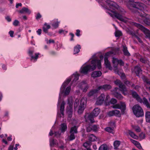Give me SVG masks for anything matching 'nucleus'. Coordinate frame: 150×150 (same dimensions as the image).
<instances>
[{
  "label": "nucleus",
  "mask_w": 150,
  "mask_h": 150,
  "mask_svg": "<svg viewBox=\"0 0 150 150\" xmlns=\"http://www.w3.org/2000/svg\"><path fill=\"white\" fill-rule=\"evenodd\" d=\"M96 65L98 69L101 68L100 61V60L93 59L91 62V64L81 68V72L86 74L88 72L94 70L96 69Z\"/></svg>",
  "instance_id": "nucleus-1"
},
{
  "label": "nucleus",
  "mask_w": 150,
  "mask_h": 150,
  "mask_svg": "<svg viewBox=\"0 0 150 150\" xmlns=\"http://www.w3.org/2000/svg\"><path fill=\"white\" fill-rule=\"evenodd\" d=\"M128 8L133 13H136L138 10L143 11L146 10V6L142 3L139 2H129L127 4Z\"/></svg>",
  "instance_id": "nucleus-2"
},
{
  "label": "nucleus",
  "mask_w": 150,
  "mask_h": 150,
  "mask_svg": "<svg viewBox=\"0 0 150 150\" xmlns=\"http://www.w3.org/2000/svg\"><path fill=\"white\" fill-rule=\"evenodd\" d=\"M100 112V109L98 108H96L91 113L86 114L84 115L86 121L88 122L89 121L91 123H94L95 121L94 120L93 117L97 116Z\"/></svg>",
  "instance_id": "nucleus-3"
},
{
  "label": "nucleus",
  "mask_w": 150,
  "mask_h": 150,
  "mask_svg": "<svg viewBox=\"0 0 150 150\" xmlns=\"http://www.w3.org/2000/svg\"><path fill=\"white\" fill-rule=\"evenodd\" d=\"M132 110L134 114L137 117H139L142 116L144 115L143 109L138 105H136L134 106L133 107Z\"/></svg>",
  "instance_id": "nucleus-4"
},
{
  "label": "nucleus",
  "mask_w": 150,
  "mask_h": 150,
  "mask_svg": "<svg viewBox=\"0 0 150 150\" xmlns=\"http://www.w3.org/2000/svg\"><path fill=\"white\" fill-rule=\"evenodd\" d=\"M105 2L110 8L113 9L114 10L117 9L118 10V11L121 12L123 11V10L121 8H120L113 1L110 0H106L105 1Z\"/></svg>",
  "instance_id": "nucleus-5"
},
{
  "label": "nucleus",
  "mask_w": 150,
  "mask_h": 150,
  "mask_svg": "<svg viewBox=\"0 0 150 150\" xmlns=\"http://www.w3.org/2000/svg\"><path fill=\"white\" fill-rule=\"evenodd\" d=\"M105 8L108 10L107 12L112 17L116 18L119 20L123 21L124 19L122 18V15L117 12L114 11H113L111 9H109L108 8Z\"/></svg>",
  "instance_id": "nucleus-6"
},
{
  "label": "nucleus",
  "mask_w": 150,
  "mask_h": 150,
  "mask_svg": "<svg viewBox=\"0 0 150 150\" xmlns=\"http://www.w3.org/2000/svg\"><path fill=\"white\" fill-rule=\"evenodd\" d=\"M121 105L119 104H117L112 106V107L113 108H117L122 109L121 112L122 114H124L125 112V111L126 109V104L124 103L121 102Z\"/></svg>",
  "instance_id": "nucleus-7"
},
{
  "label": "nucleus",
  "mask_w": 150,
  "mask_h": 150,
  "mask_svg": "<svg viewBox=\"0 0 150 150\" xmlns=\"http://www.w3.org/2000/svg\"><path fill=\"white\" fill-rule=\"evenodd\" d=\"M134 25L135 26L137 27L139 29L141 30L145 34H149L150 31L147 29L146 28L144 27L142 25L136 23H134Z\"/></svg>",
  "instance_id": "nucleus-8"
},
{
  "label": "nucleus",
  "mask_w": 150,
  "mask_h": 150,
  "mask_svg": "<svg viewBox=\"0 0 150 150\" xmlns=\"http://www.w3.org/2000/svg\"><path fill=\"white\" fill-rule=\"evenodd\" d=\"M105 96L103 94H102L97 99L96 104L97 105L102 104L104 100Z\"/></svg>",
  "instance_id": "nucleus-9"
},
{
  "label": "nucleus",
  "mask_w": 150,
  "mask_h": 150,
  "mask_svg": "<svg viewBox=\"0 0 150 150\" xmlns=\"http://www.w3.org/2000/svg\"><path fill=\"white\" fill-rule=\"evenodd\" d=\"M79 86L83 90V92H86L88 88L87 84L85 81H83L79 84Z\"/></svg>",
  "instance_id": "nucleus-10"
},
{
  "label": "nucleus",
  "mask_w": 150,
  "mask_h": 150,
  "mask_svg": "<svg viewBox=\"0 0 150 150\" xmlns=\"http://www.w3.org/2000/svg\"><path fill=\"white\" fill-rule=\"evenodd\" d=\"M145 17L143 19V22L146 25L150 26V16L146 15Z\"/></svg>",
  "instance_id": "nucleus-11"
},
{
  "label": "nucleus",
  "mask_w": 150,
  "mask_h": 150,
  "mask_svg": "<svg viewBox=\"0 0 150 150\" xmlns=\"http://www.w3.org/2000/svg\"><path fill=\"white\" fill-rule=\"evenodd\" d=\"M112 88L111 86L109 84H105L100 86L98 87V89L99 90L100 89H104L105 91H107L110 89Z\"/></svg>",
  "instance_id": "nucleus-12"
},
{
  "label": "nucleus",
  "mask_w": 150,
  "mask_h": 150,
  "mask_svg": "<svg viewBox=\"0 0 150 150\" xmlns=\"http://www.w3.org/2000/svg\"><path fill=\"white\" fill-rule=\"evenodd\" d=\"M120 89V91H122V93L125 95L127 94V88L122 83L119 86Z\"/></svg>",
  "instance_id": "nucleus-13"
},
{
  "label": "nucleus",
  "mask_w": 150,
  "mask_h": 150,
  "mask_svg": "<svg viewBox=\"0 0 150 150\" xmlns=\"http://www.w3.org/2000/svg\"><path fill=\"white\" fill-rule=\"evenodd\" d=\"M132 94L133 97L136 98L138 101L139 102H142V99L140 98L137 92L135 91H132Z\"/></svg>",
  "instance_id": "nucleus-14"
},
{
  "label": "nucleus",
  "mask_w": 150,
  "mask_h": 150,
  "mask_svg": "<svg viewBox=\"0 0 150 150\" xmlns=\"http://www.w3.org/2000/svg\"><path fill=\"white\" fill-rule=\"evenodd\" d=\"M134 71L137 76H139L140 74H142V70L141 68L138 66L135 67Z\"/></svg>",
  "instance_id": "nucleus-15"
},
{
  "label": "nucleus",
  "mask_w": 150,
  "mask_h": 150,
  "mask_svg": "<svg viewBox=\"0 0 150 150\" xmlns=\"http://www.w3.org/2000/svg\"><path fill=\"white\" fill-rule=\"evenodd\" d=\"M118 61L119 60L117 59L114 57H113L112 62L113 64V66L115 68V71H118L117 66L118 64Z\"/></svg>",
  "instance_id": "nucleus-16"
},
{
  "label": "nucleus",
  "mask_w": 150,
  "mask_h": 150,
  "mask_svg": "<svg viewBox=\"0 0 150 150\" xmlns=\"http://www.w3.org/2000/svg\"><path fill=\"white\" fill-rule=\"evenodd\" d=\"M88 140L91 142L98 141L99 140V138L95 136L93 134H91L88 136Z\"/></svg>",
  "instance_id": "nucleus-17"
},
{
  "label": "nucleus",
  "mask_w": 150,
  "mask_h": 150,
  "mask_svg": "<svg viewBox=\"0 0 150 150\" xmlns=\"http://www.w3.org/2000/svg\"><path fill=\"white\" fill-rule=\"evenodd\" d=\"M140 103H143V104L145 105L147 108H149L150 109V104L148 100L145 97L143 98V99H142V102Z\"/></svg>",
  "instance_id": "nucleus-18"
},
{
  "label": "nucleus",
  "mask_w": 150,
  "mask_h": 150,
  "mask_svg": "<svg viewBox=\"0 0 150 150\" xmlns=\"http://www.w3.org/2000/svg\"><path fill=\"white\" fill-rule=\"evenodd\" d=\"M102 74V73L100 71H94L92 72L91 76L93 78L97 77L100 76Z\"/></svg>",
  "instance_id": "nucleus-19"
},
{
  "label": "nucleus",
  "mask_w": 150,
  "mask_h": 150,
  "mask_svg": "<svg viewBox=\"0 0 150 150\" xmlns=\"http://www.w3.org/2000/svg\"><path fill=\"white\" fill-rule=\"evenodd\" d=\"M104 61L106 67L108 68L109 69L111 70L112 69V67L111 66L110 62H109L107 57H105Z\"/></svg>",
  "instance_id": "nucleus-20"
},
{
  "label": "nucleus",
  "mask_w": 150,
  "mask_h": 150,
  "mask_svg": "<svg viewBox=\"0 0 150 150\" xmlns=\"http://www.w3.org/2000/svg\"><path fill=\"white\" fill-rule=\"evenodd\" d=\"M19 12L21 13H28L29 14L30 13V11L28 8L25 7H23L22 9L19 11Z\"/></svg>",
  "instance_id": "nucleus-21"
},
{
  "label": "nucleus",
  "mask_w": 150,
  "mask_h": 150,
  "mask_svg": "<svg viewBox=\"0 0 150 150\" xmlns=\"http://www.w3.org/2000/svg\"><path fill=\"white\" fill-rule=\"evenodd\" d=\"M86 103V98H83L80 100V105L84 106L85 108Z\"/></svg>",
  "instance_id": "nucleus-22"
},
{
  "label": "nucleus",
  "mask_w": 150,
  "mask_h": 150,
  "mask_svg": "<svg viewBox=\"0 0 150 150\" xmlns=\"http://www.w3.org/2000/svg\"><path fill=\"white\" fill-rule=\"evenodd\" d=\"M65 102L63 101L61 105H60V111L61 113L62 114V115L63 116L64 115V105H65Z\"/></svg>",
  "instance_id": "nucleus-23"
},
{
  "label": "nucleus",
  "mask_w": 150,
  "mask_h": 150,
  "mask_svg": "<svg viewBox=\"0 0 150 150\" xmlns=\"http://www.w3.org/2000/svg\"><path fill=\"white\" fill-rule=\"evenodd\" d=\"M123 51L125 55L127 56H129L130 55L129 53L128 52L127 50V47L125 46H123Z\"/></svg>",
  "instance_id": "nucleus-24"
},
{
  "label": "nucleus",
  "mask_w": 150,
  "mask_h": 150,
  "mask_svg": "<svg viewBox=\"0 0 150 150\" xmlns=\"http://www.w3.org/2000/svg\"><path fill=\"white\" fill-rule=\"evenodd\" d=\"M71 79H68L66 81L64 82V83L63 84L62 86V88H63V91H64V89L65 87L67 86V85L69 83V82L70 81ZM62 93L64 91H62Z\"/></svg>",
  "instance_id": "nucleus-25"
},
{
  "label": "nucleus",
  "mask_w": 150,
  "mask_h": 150,
  "mask_svg": "<svg viewBox=\"0 0 150 150\" xmlns=\"http://www.w3.org/2000/svg\"><path fill=\"white\" fill-rule=\"evenodd\" d=\"M145 117L146 122H150V112L147 111L146 112Z\"/></svg>",
  "instance_id": "nucleus-26"
},
{
  "label": "nucleus",
  "mask_w": 150,
  "mask_h": 150,
  "mask_svg": "<svg viewBox=\"0 0 150 150\" xmlns=\"http://www.w3.org/2000/svg\"><path fill=\"white\" fill-rule=\"evenodd\" d=\"M105 130L106 131L109 133H112V134L114 133V130L113 127H107L105 129Z\"/></svg>",
  "instance_id": "nucleus-27"
},
{
  "label": "nucleus",
  "mask_w": 150,
  "mask_h": 150,
  "mask_svg": "<svg viewBox=\"0 0 150 150\" xmlns=\"http://www.w3.org/2000/svg\"><path fill=\"white\" fill-rule=\"evenodd\" d=\"M44 26L43 27V31L45 33L47 32V29H50V26L49 25H47V23H45L44 25Z\"/></svg>",
  "instance_id": "nucleus-28"
},
{
  "label": "nucleus",
  "mask_w": 150,
  "mask_h": 150,
  "mask_svg": "<svg viewBox=\"0 0 150 150\" xmlns=\"http://www.w3.org/2000/svg\"><path fill=\"white\" fill-rule=\"evenodd\" d=\"M61 130L62 132H65L67 129V125L65 123H62L61 125Z\"/></svg>",
  "instance_id": "nucleus-29"
},
{
  "label": "nucleus",
  "mask_w": 150,
  "mask_h": 150,
  "mask_svg": "<svg viewBox=\"0 0 150 150\" xmlns=\"http://www.w3.org/2000/svg\"><path fill=\"white\" fill-rule=\"evenodd\" d=\"M117 102V100L114 98H112L111 99L110 101L107 102L106 105H109L110 104H114Z\"/></svg>",
  "instance_id": "nucleus-30"
},
{
  "label": "nucleus",
  "mask_w": 150,
  "mask_h": 150,
  "mask_svg": "<svg viewBox=\"0 0 150 150\" xmlns=\"http://www.w3.org/2000/svg\"><path fill=\"white\" fill-rule=\"evenodd\" d=\"M99 90L98 87L96 89L90 91L88 93V96H93L94 94L97 93Z\"/></svg>",
  "instance_id": "nucleus-31"
},
{
  "label": "nucleus",
  "mask_w": 150,
  "mask_h": 150,
  "mask_svg": "<svg viewBox=\"0 0 150 150\" xmlns=\"http://www.w3.org/2000/svg\"><path fill=\"white\" fill-rule=\"evenodd\" d=\"M77 127L76 126L71 127L70 131V133H77Z\"/></svg>",
  "instance_id": "nucleus-32"
},
{
  "label": "nucleus",
  "mask_w": 150,
  "mask_h": 150,
  "mask_svg": "<svg viewBox=\"0 0 150 150\" xmlns=\"http://www.w3.org/2000/svg\"><path fill=\"white\" fill-rule=\"evenodd\" d=\"M85 108L84 106H82L81 105H79L78 110V112L79 114H81L83 112V110Z\"/></svg>",
  "instance_id": "nucleus-33"
},
{
  "label": "nucleus",
  "mask_w": 150,
  "mask_h": 150,
  "mask_svg": "<svg viewBox=\"0 0 150 150\" xmlns=\"http://www.w3.org/2000/svg\"><path fill=\"white\" fill-rule=\"evenodd\" d=\"M80 45H78L74 47V54L78 53L79 52V49L80 48Z\"/></svg>",
  "instance_id": "nucleus-34"
},
{
  "label": "nucleus",
  "mask_w": 150,
  "mask_h": 150,
  "mask_svg": "<svg viewBox=\"0 0 150 150\" xmlns=\"http://www.w3.org/2000/svg\"><path fill=\"white\" fill-rule=\"evenodd\" d=\"M113 112H114V115H115L118 117L121 116V114L119 110H113Z\"/></svg>",
  "instance_id": "nucleus-35"
},
{
  "label": "nucleus",
  "mask_w": 150,
  "mask_h": 150,
  "mask_svg": "<svg viewBox=\"0 0 150 150\" xmlns=\"http://www.w3.org/2000/svg\"><path fill=\"white\" fill-rule=\"evenodd\" d=\"M114 94L115 97L121 100L123 98V97L121 95L117 92H115Z\"/></svg>",
  "instance_id": "nucleus-36"
},
{
  "label": "nucleus",
  "mask_w": 150,
  "mask_h": 150,
  "mask_svg": "<svg viewBox=\"0 0 150 150\" xmlns=\"http://www.w3.org/2000/svg\"><path fill=\"white\" fill-rule=\"evenodd\" d=\"M86 131L88 132H90L92 130L91 125L90 124H88L86 125Z\"/></svg>",
  "instance_id": "nucleus-37"
},
{
  "label": "nucleus",
  "mask_w": 150,
  "mask_h": 150,
  "mask_svg": "<svg viewBox=\"0 0 150 150\" xmlns=\"http://www.w3.org/2000/svg\"><path fill=\"white\" fill-rule=\"evenodd\" d=\"M57 144L56 140L54 139H52L50 141V146H53L54 145H56Z\"/></svg>",
  "instance_id": "nucleus-38"
},
{
  "label": "nucleus",
  "mask_w": 150,
  "mask_h": 150,
  "mask_svg": "<svg viewBox=\"0 0 150 150\" xmlns=\"http://www.w3.org/2000/svg\"><path fill=\"white\" fill-rule=\"evenodd\" d=\"M107 146L106 145H102L99 148V150H107Z\"/></svg>",
  "instance_id": "nucleus-39"
},
{
  "label": "nucleus",
  "mask_w": 150,
  "mask_h": 150,
  "mask_svg": "<svg viewBox=\"0 0 150 150\" xmlns=\"http://www.w3.org/2000/svg\"><path fill=\"white\" fill-rule=\"evenodd\" d=\"M129 134L130 136L134 139H136L137 138V137L136 136L135 134L133 132L129 131Z\"/></svg>",
  "instance_id": "nucleus-40"
},
{
  "label": "nucleus",
  "mask_w": 150,
  "mask_h": 150,
  "mask_svg": "<svg viewBox=\"0 0 150 150\" xmlns=\"http://www.w3.org/2000/svg\"><path fill=\"white\" fill-rule=\"evenodd\" d=\"M120 144V142L119 141H115L114 143V145L115 149H117Z\"/></svg>",
  "instance_id": "nucleus-41"
},
{
  "label": "nucleus",
  "mask_w": 150,
  "mask_h": 150,
  "mask_svg": "<svg viewBox=\"0 0 150 150\" xmlns=\"http://www.w3.org/2000/svg\"><path fill=\"white\" fill-rule=\"evenodd\" d=\"M70 90L71 87L70 86L67 87L64 93L65 95H68L70 93Z\"/></svg>",
  "instance_id": "nucleus-42"
},
{
  "label": "nucleus",
  "mask_w": 150,
  "mask_h": 150,
  "mask_svg": "<svg viewBox=\"0 0 150 150\" xmlns=\"http://www.w3.org/2000/svg\"><path fill=\"white\" fill-rule=\"evenodd\" d=\"M91 127L92 128V130L94 132L97 131L98 129L99 128V127L96 125H94L93 126L91 125Z\"/></svg>",
  "instance_id": "nucleus-43"
},
{
  "label": "nucleus",
  "mask_w": 150,
  "mask_h": 150,
  "mask_svg": "<svg viewBox=\"0 0 150 150\" xmlns=\"http://www.w3.org/2000/svg\"><path fill=\"white\" fill-rule=\"evenodd\" d=\"M115 84L117 86H120L122 83L119 80L117 79L114 81Z\"/></svg>",
  "instance_id": "nucleus-44"
},
{
  "label": "nucleus",
  "mask_w": 150,
  "mask_h": 150,
  "mask_svg": "<svg viewBox=\"0 0 150 150\" xmlns=\"http://www.w3.org/2000/svg\"><path fill=\"white\" fill-rule=\"evenodd\" d=\"M79 100L78 99H76L74 102V108H77L79 104Z\"/></svg>",
  "instance_id": "nucleus-45"
},
{
  "label": "nucleus",
  "mask_w": 150,
  "mask_h": 150,
  "mask_svg": "<svg viewBox=\"0 0 150 150\" xmlns=\"http://www.w3.org/2000/svg\"><path fill=\"white\" fill-rule=\"evenodd\" d=\"M70 135L69 137V139L70 140H72L75 138V136L74 133H70Z\"/></svg>",
  "instance_id": "nucleus-46"
},
{
  "label": "nucleus",
  "mask_w": 150,
  "mask_h": 150,
  "mask_svg": "<svg viewBox=\"0 0 150 150\" xmlns=\"http://www.w3.org/2000/svg\"><path fill=\"white\" fill-rule=\"evenodd\" d=\"M122 35L121 32L119 31H117L115 32V36L117 37H120Z\"/></svg>",
  "instance_id": "nucleus-47"
},
{
  "label": "nucleus",
  "mask_w": 150,
  "mask_h": 150,
  "mask_svg": "<svg viewBox=\"0 0 150 150\" xmlns=\"http://www.w3.org/2000/svg\"><path fill=\"white\" fill-rule=\"evenodd\" d=\"M137 13L139 16L143 17V19L145 17L146 15H147L146 14H142V13H139L138 11H137V12L136 13Z\"/></svg>",
  "instance_id": "nucleus-48"
},
{
  "label": "nucleus",
  "mask_w": 150,
  "mask_h": 150,
  "mask_svg": "<svg viewBox=\"0 0 150 150\" xmlns=\"http://www.w3.org/2000/svg\"><path fill=\"white\" fill-rule=\"evenodd\" d=\"M117 74L119 75L121 77L122 79H124L125 78V74L123 73H119V72H117Z\"/></svg>",
  "instance_id": "nucleus-49"
},
{
  "label": "nucleus",
  "mask_w": 150,
  "mask_h": 150,
  "mask_svg": "<svg viewBox=\"0 0 150 150\" xmlns=\"http://www.w3.org/2000/svg\"><path fill=\"white\" fill-rule=\"evenodd\" d=\"M19 21H18L17 20H16L14 21L13 23V24L14 26H17L19 24Z\"/></svg>",
  "instance_id": "nucleus-50"
},
{
  "label": "nucleus",
  "mask_w": 150,
  "mask_h": 150,
  "mask_svg": "<svg viewBox=\"0 0 150 150\" xmlns=\"http://www.w3.org/2000/svg\"><path fill=\"white\" fill-rule=\"evenodd\" d=\"M52 26L54 27L55 28H57L59 25V22H55L52 25Z\"/></svg>",
  "instance_id": "nucleus-51"
},
{
  "label": "nucleus",
  "mask_w": 150,
  "mask_h": 150,
  "mask_svg": "<svg viewBox=\"0 0 150 150\" xmlns=\"http://www.w3.org/2000/svg\"><path fill=\"white\" fill-rule=\"evenodd\" d=\"M124 83L127 86H130L131 85V82L127 80H125L124 81Z\"/></svg>",
  "instance_id": "nucleus-52"
},
{
  "label": "nucleus",
  "mask_w": 150,
  "mask_h": 150,
  "mask_svg": "<svg viewBox=\"0 0 150 150\" xmlns=\"http://www.w3.org/2000/svg\"><path fill=\"white\" fill-rule=\"evenodd\" d=\"M90 144V142H86L83 144V146L87 148V147L89 146Z\"/></svg>",
  "instance_id": "nucleus-53"
},
{
  "label": "nucleus",
  "mask_w": 150,
  "mask_h": 150,
  "mask_svg": "<svg viewBox=\"0 0 150 150\" xmlns=\"http://www.w3.org/2000/svg\"><path fill=\"white\" fill-rule=\"evenodd\" d=\"M113 110L112 111L109 112L108 113V115L110 116H112L114 115Z\"/></svg>",
  "instance_id": "nucleus-54"
},
{
  "label": "nucleus",
  "mask_w": 150,
  "mask_h": 150,
  "mask_svg": "<svg viewBox=\"0 0 150 150\" xmlns=\"http://www.w3.org/2000/svg\"><path fill=\"white\" fill-rule=\"evenodd\" d=\"M39 54V53H38V54L36 53L35 54V57H34V56H31V59H37L38 57V56Z\"/></svg>",
  "instance_id": "nucleus-55"
},
{
  "label": "nucleus",
  "mask_w": 150,
  "mask_h": 150,
  "mask_svg": "<svg viewBox=\"0 0 150 150\" xmlns=\"http://www.w3.org/2000/svg\"><path fill=\"white\" fill-rule=\"evenodd\" d=\"M135 146L137 148H138L139 149H141L142 148V146H141L139 142H138V143L137 144H137H136L135 145Z\"/></svg>",
  "instance_id": "nucleus-56"
},
{
  "label": "nucleus",
  "mask_w": 150,
  "mask_h": 150,
  "mask_svg": "<svg viewBox=\"0 0 150 150\" xmlns=\"http://www.w3.org/2000/svg\"><path fill=\"white\" fill-rule=\"evenodd\" d=\"M144 82L147 84L150 85V80L149 79H145L144 80Z\"/></svg>",
  "instance_id": "nucleus-57"
},
{
  "label": "nucleus",
  "mask_w": 150,
  "mask_h": 150,
  "mask_svg": "<svg viewBox=\"0 0 150 150\" xmlns=\"http://www.w3.org/2000/svg\"><path fill=\"white\" fill-rule=\"evenodd\" d=\"M131 141L132 142V143L133 144H134L135 145L137 144V143H138V142L137 141L134 140L132 139H131Z\"/></svg>",
  "instance_id": "nucleus-58"
},
{
  "label": "nucleus",
  "mask_w": 150,
  "mask_h": 150,
  "mask_svg": "<svg viewBox=\"0 0 150 150\" xmlns=\"http://www.w3.org/2000/svg\"><path fill=\"white\" fill-rule=\"evenodd\" d=\"M140 61L142 63H145L146 62V60L144 59L141 58L140 59Z\"/></svg>",
  "instance_id": "nucleus-59"
},
{
  "label": "nucleus",
  "mask_w": 150,
  "mask_h": 150,
  "mask_svg": "<svg viewBox=\"0 0 150 150\" xmlns=\"http://www.w3.org/2000/svg\"><path fill=\"white\" fill-rule=\"evenodd\" d=\"M6 19L8 22H10L11 20V18L8 16L6 17Z\"/></svg>",
  "instance_id": "nucleus-60"
},
{
  "label": "nucleus",
  "mask_w": 150,
  "mask_h": 150,
  "mask_svg": "<svg viewBox=\"0 0 150 150\" xmlns=\"http://www.w3.org/2000/svg\"><path fill=\"white\" fill-rule=\"evenodd\" d=\"M9 34L10 35V36L11 37H13V31H10L9 32Z\"/></svg>",
  "instance_id": "nucleus-61"
},
{
  "label": "nucleus",
  "mask_w": 150,
  "mask_h": 150,
  "mask_svg": "<svg viewBox=\"0 0 150 150\" xmlns=\"http://www.w3.org/2000/svg\"><path fill=\"white\" fill-rule=\"evenodd\" d=\"M119 64L121 65H123L124 64V62L121 60H119L118 64Z\"/></svg>",
  "instance_id": "nucleus-62"
},
{
  "label": "nucleus",
  "mask_w": 150,
  "mask_h": 150,
  "mask_svg": "<svg viewBox=\"0 0 150 150\" xmlns=\"http://www.w3.org/2000/svg\"><path fill=\"white\" fill-rule=\"evenodd\" d=\"M80 30H76V35L77 36H79L80 35Z\"/></svg>",
  "instance_id": "nucleus-63"
},
{
  "label": "nucleus",
  "mask_w": 150,
  "mask_h": 150,
  "mask_svg": "<svg viewBox=\"0 0 150 150\" xmlns=\"http://www.w3.org/2000/svg\"><path fill=\"white\" fill-rule=\"evenodd\" d=\"M41 30L40 29H39L37 31V32L38 33L39 35H40L41 34Z\"/></svg>",
  "instance_id": "nucleus-64"
}]
</instances>
